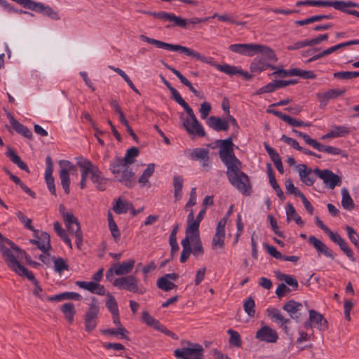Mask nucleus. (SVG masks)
I'll list each match as a JSON object with an SVG mask.
<instances>
[{"label": "nucleus", "mask_w": 359, "mask_h": 359, "mask_svg": "<svg viewBox=\"0 0 359 359\" xmlns=\"http://www.w3.org/2000/svg\"><path fill=\"white\" fill-rule=\"evenodd\" d=\"M227 333L229 334V344L236 348H241L242 346V340L239 333L231 329L228 330Z\"/></svg>", "instance_id": "obj_49"}, {"label": "nucleus", "mask_w": 359, "mask_h": 359, "mask_svg": "<svg viewBox=\"0 0 359 359\" xmlns=\"http://www.w3.org/2000/svg\"><path fill=\"white\" fill-rule=\"evenodd\" d=\"M149 15L153 16L156 18L162 20L163 21L172 22L174 26L177 27H186L187 20L182 18L180 16H177L173 13H167L165 11L161 12H151Z\"/></svg>", "instance_id": "obj_16"}, {"label": "nucleus", "mask_w": 359, "mask_h": 359, "mask_svg": "<svg viewBox=\"0 0 359 359\" xmlns=\"http://www.w3.org/2000/svg\"><path fill=\"white\" fill-rule=\"evenodd\" d=\"M107 219L109 222V229L111 231L112 237L114 238V240L116 241L119 239L121 233L120 231L114 220L113 215L111 213V212H109L107 214Z\"/></svg>", "instance_id": "obj_48"}, {"label": "nucleus", "mask_w": 359, "mask_h": 359, "mask_svg": "<svg viewBox=\"0 0 359 359\" xmlns=\"http://www.w3.org/2000/svg\"><path fill=\"white\" fill-rule=\"evenodd\" d=\"M77 165L82 169L80 187L81 189H83L86 187V181L88 175H92L94 165L91 161L83 159V158H79Z\"/></svg>", "instance_id": "obj_18"}, {"label": "nucleus", "mask_w": 359, "mask_h": 359, "mask_svg": "<svg viewBox=\"0 0 359 359\" xmlns=\"http://www.w3.org/2000/svg\"><path fill=\"white\" fill-rule=\"evenodd\" d=\"M214 66L220 72H224L228 75L232 76L238 74V69L236 67L231 66L229 65H214Z\"/></svg>", "instance_id": "obj_56"}, {"label": "nucleus", "mask_w": 359, "mask_h": 359, "mask_svg": "<svg viewBox=\"0 0 359 359\" xmlns=\"http://www.w3.org/2000/svg\"><path fill=\"white\" fill-rule=\"evenodd\" d=\"M226 224V218H222L217 223L216 227V231L214 235L212 241V249L224 248V240H225V226Z\"/></svg>", "instance_id": "obj_14"}, {"label": "nucleus", "mask_w": 359, "mask_h": 359, "mask_svg": "<svg viewBox=\"0 0 359 359\" xmlns=\"http://www.w3.org/2000/svg\"><path fill=\"white\" fill-rule=\"evenodd\" d=\"M219 146V158L224 164L229 168L236 165H241V162L236 157L233 152L232 137L217 141Z\"/></svg>", "instance_id": "obj_4"}, {"label": "nucleus", "mask_w": 359, "mask_h": 359, "mask_svg": "<svg viewBox=\"0 0 359 359\" xmlns=\"http://www.w3.org/2000/svg\"><path fill=\"white\" fill-rule=\"evenodd\" d=\"M54 230L60 238L69 246L70 249L72 248L71 239L69 238L66 231L62 227L61 224L56 222L54 223Z\"/></svg>", "instance_id": "obj_45"}, {"label": "nucleus", "mask_w": 359, "mask_h": 359, "mask_svg": "<svg viewBox=\"0 0 359 359\" xmlns=\"http://www.w3.org/2000/svg\"><path fill=\"white\" fill-rule=\"evenodd\" d=\"M10 116V123L13 128V129L19 134L22 136L31 139L32 136V131L28 129L26 126H23L20 123H19L17 120H15L13 116L9 114Z\"/></svg>", "instance_id": "obj_33"}, {"label": "nucleus", "mask_w": 359, "mask_h": 359, "mask_svg": "<svg viewBox=\"0 0 359 359\" xmlns=\"http://www.w3.org/2000/svg\"><path fill=\"white\" fill-rule=\"evenodd\" d=\"M205 211V208H203L199 212L195 220L192 221V223L187 226L186 232H199L200 223L203 219Z\"/></svg>", "instance_id": "obj_42"}, {"label": "nucleus", "mask_w": 359, "mask_h": 359, "mask_svg": "<svg viewBox=\"0 0 359 359\" xmlns=\"http://www.w3.org/2000/svg\"><path fill=\"white\" fill-rule=\"evenodd\" d=\"M76 285L79 287L88 290L90 292H93L97 286V283L95 282H86V281H76Z\"/></svg>", "instance_id": "obj_61"}, {"label": "nucleus", "mask_w": 359, "mask_h": 359, "mask_svg": "<svg viewBox=\"0 0 359 359\" xmlns=\"http://www.w3.org/2000/svg\"><path fill=\"white\" fill-rule=\"evenodd\" d=\"M286 215L287 222L293 219L297 224L300 226H303L304 224V222L302 219L301 217L297 213L294 206L290 203H287L286 205Z\"/></svg>", "instance_id": "obj_36"}, {"label": "nucleus", "mask_w": 359, "mask_h": 359, "mask_svg": "<svg viewBox=\"0 0 359 359\" xmlns=\"http://www.w3.org/2000/svg\"><path fill=\"white\" fill-rule=\"evenodd\" d=\"M113 285L119 289L137 294H144L147 292V288L140 283V279L133 275L116 278Z\"/></svg>", "instance_id": "obj_5"}, {"label": "nucleus", "mask_w": 359, "mask_h": 359, "mask_svg": "<svg viewBox=\"0 0 359 359\" xmlns=\"http://www.w3.org/2000/svg\"><path fill=\"white\" fill-rule=\"evenodd\" d=\"M270 62L262 57H257L250 64V68L251 72L255 73H260L267 69H278L277 66H274Z\"/></svg>", "instance_id": "obj_26"}, {"label": "nucleus", "mask_w": 359, "mask_h": 359, "mask_svg": "<svg viewBox=\"0 0 359 359\" xmlns=\"http://www.w3.org/2000/svg\"><path fill=\"white\" fill-rule=\"evenodd\" d=\"M51 260L53 263L54 270L56 272L61 273L62 271H67L69 269V265L67 264V261L62 257H51Z\"/></svg>", "instance_id": "obj_43"}, {"label": "nucleus", "mask_w": 359, "mask_h": 359, "mask_svg": "<svg viewBox=\"0 0 359 359\" xmlns=\"http://www.w3.org/2000/svg\"><path fill=\"white\" fill-rule=\"evenodd\" d=\"M330 239L339 246L340 249L350 259L351 261H355V259L354 258L353 256V252L348 247L346 241L344 238H342L339 234L335 233L334 236L330 238Z\"/></svg>", "instance_id": "obj_30"}, {"label": "nucleus", "mask_w": 359, "mask_h": 359, "mask_svg": "<svg viewBox=\"0 0 359 359\" xmlns=\"http://www.w3.org/2000/svg\"><path fill=\"white\" fill-rule=\"evenodd\" d=\"M309 320L310 323H306V326L310 323H314L320 330H325L327 328V321L324 318L323 316L315 310L309 311Z\"/></svg>", "instance_id": "obj_32"}, {"label": "nucleus", "mask_w": 359, "mask_h": 359, "mask_svg": "<svg viewBox=\"0 0 359 359\" xmlns=\"http://www.w3.org/2000/svg\"><path fill=\"white\" fill-rule=\"evenodd\" d=\"M241 165H236L227 168L226 176L229 182L243 194H251V186L248 176L241 170Z\"/></svg>", "instance_id": "obj_3"}, {"label": "nucleus", "mask_w": 359, "mask_h": 359, "mask_svg": "<svg viewBox=\"0 0 359 359\" xmlns=\"http://www.w3.org/2000/svg\"><path fill=\"white\" fill-rule=\"evenodd\" d=\"M155 165L154 163H150L147 165V168L144 170L142 175L139 178V183L142 185H144L146 183L149 182V178L153 175L154 172Z\"/></svg>", "instance_id": "obj_52"}, {"label": "nucleus", "mask_w": 359, "mask_h": 359, "mask_svg": "<svg viewBox=\"0 0 359 359\" xmlns=\"http://www.w3.org/2000/svg\"><path fill=\"white\" fill-rule=\"evenodd\" d=\"M186 112L187 113V117L186 118L181 117V118L182 120L183 126L187 133L190 135L200 137H205L206 135L205 131L203 126L198 122L193 109H191L189 111Z\"/></svg>", "instance_id": "obj_8"}, {"label": "nucleus", "mask_w": 359, "mask_h": 359, "mask_svg": "<svg viewBox=\"0 0 359 359\" xmlns=\"http://www.w3.org/2000/svg\"><path fill=\"white\" fill-rule=\"evenodd\" d=\"M330 131L333 135L334 138L339 137H344L346 135L349 134L351 132L349 128L344 126H334Z\"/></svg>", "instance_id": "obj_57"}, {"label": "nucleus", "mask_w": 359, "mask_h": 359, "mask_svg": "<svg viewBox=\"0 0 359 359\" xmlns=\"http://www.w3.org/2000/svg\"><path fill=\"white\" fill-rule=\"evenodd\" d=\"M255 303L254 299L250 297L248 299L244 302L243 308L246 313L250 317H254L255 315Z\"/></svg>", "instance_id": "obj_59"}, {"label": "nucleus", "mask_w": 359, "mask_h": 359, "mask_svg": "<svg viewBox=\"0 0 359 359\" xmlns=\"http://www.w3.org/2000/svg\"><path fill=\"white\" fill-rule=\"evenodd\" d=\"M162 63L166 69L171 71L180 79L182 83L188 87L189 90L191 91L196 97L203 98L204 95L203 92L197 90L193 86L191 83L185 76H184L180 71L168 65L165 62H162Z\"/></svg>", "instance_id": "obj_19"}, {"label": "nucleus", "mask_w": 359, "mask_h": 359, "mask_svg": "<svg viewBox=\"0 0 359 359\" xmlns=\"http://www.w3.org/2000/svg\"><path fill=\"white\" fill-rule=\"evenodd\" d=\"M59 165L60 167V179L61 185L66 194H69L70 192V174L77 175L76 165H74L72 162L67 160H61L59 161Z\"/></svg>", "instance_id": "obj_9"}, {"label": "nucleus", "mask_w": 359, "mask_h": 359, "mask_svg": "<svg viewBox=\"0 0 359 359\" xmlns=\"http://www.w3.org/2000/svg\"><path fill=\"white\" fill-rule=\"evenodd\" d=\"M313 148L318 150V151L321 152H325L327 154H331V155H341L343 157L347 158V154L344 153V151H342L341 149L328 146V145H324L320 142H318L317 140H316Z\"/></svg>", "instance_id": "obj_31"}, {"label": "nucleus", "mask_w": 359, "mask_h": 359, "mask_svg": "<svg viewBox=\"0 0 359 359\" xmlns=\"http://www.w3.org/2000/svg\"><path fill=\"white\" fill-rule=\"evenodd\" d=\"M276 277L280 280L285 281L288 285L292 287L293 290H296L299 286L297 280L290 275L281 273L279 271L275 272Z\"/></svg>", "instance_id": "obj_40"}, {"label": "nucleus", "mask_w": 359, "mask_h": 359, "mask_svg": "<svg viewBox=\"0 0 359 359\" xmlns=\"http://www.w3.org/2000/svg\"><path fill=\"white\" fill-rule=\"evenodd\" d=\"M65 207L63 205L60 206V210L62 214L63 219L65 222L66 226L72 225V224H80L78 219L75 217V216L72 212H64Z\"/></svg>", "instance_id": "obj_53"}, {"label": "nucleus", "mask_w": 359, "mask_h": 359, "mask_svg": "<svg viewBox=\"0 0 359 359\" xmlns=\"http://www.w3.org/2000/svg\"><path fill=\"white\" fill-rule=\"evenodd\" d=\"M187 154L190 159L200 161L202 167L209 168L210 166L208 149L195 148L188 150Z\"/></svg>", "instance_id": "obj_15"}, {"label": "nucleus", "mask_w": 359, "mask_h": 359, "mask_svg": "<svg viewBox=\"0 0 359 359\" xmlns=\"http://www.w3.org/2000/svg\"><path fill=\"white\" fill-rule=\"evenodd\" d=\"M141 39L150 44L156 46L158 48L166 49L172 51H177L180 53H183L187 56L191 57L195 59H201L200 57V53L195 51L193 49L183 46L179 44H171L168 43L157 39H151L144 35H141Z\"/></svg>", "instance_id": "obj_6"}, {"label": "nucleus", "mask_w": 359, "mask_h": 359, "mask_svg": "<svg viewBox=\"0 0 359 359\" xmlns=\"http://www.w3.org/2000/svg\"><path fill=\"white\" fill-rule=\"evenodd\" d=\"M129 209H132V203L123 201L121 198H118L115 200V203L113 205V210L118 215L126 213Z\"/></svg>", "instance_id": "obj_34"}, {"label": "nucleus", "mask_w": 359, "mask_h": 359, "mask_svg": "<svg viewBox=\"0 0 359 359\" xmlns=\"http://www.w3.org/2000/svg\"><path fill=\"white\" fill-rule=\"evenodd\" d=\"M256 43H236L229 46V49L236 53L248 57L255 55V48Z\"/></svg>", "instance_id": "obj_25"}, {"label": "nucleus", "mask_w": 359, "mask_h": 359, "mask_svg": "<svg viewBox=\"0 0 359 359\" xmlns=\"http://www.w3.org/2000/svg\"><path fill=\"white\" fill-rule=\"evenodd\" d=\"M109 170L117 180L127 187L133 184L135 173L129 168V165L120 157L114 158L110 163Z\"/></svg>", "instance_id": "obj_2"}, {"label": "nucleus", "mask_w": 359, "mask_h": 359, "mask_svg": "<svg viewBox=\"0 0 359 359\" xmlns=\"http://www.w3.org/2000/svg\"><path fill=\"white\" fill-rule=\"evenodd\" d=\"M99 311L100 306L97 300L93 298L89 304L88 310L85 314V330L86 332H90L95 329Z\"/></svg>", "instance_id": "obj_10"}, {"label": "nucleus", "mask_w": 359, "mask_h": 359, "mask_svg": "<svg viewBox=\"0 0 359 359\" xmlns=\"http://www.w3.org/2000/svg\"><path fill=\"white\" fill-rule=\"evenodd\" d=\"M22 278H27L28 280L32 281L34 285V288L33 290V294L42 299L41 293L43 292V289L41 286L39 285V281L35 278L33 273L32 271H29V270L27 271V273H25L23 276H21Z\"/></svg>", "instance_id": "obj_35"}, {"label": "nucleus", "mask_w": 359, "mask_h": 359, "mask_svg": "<svg viewBox=\"0 0 359 359\" xmlns=\"http://www.w3.org/2000/svg\"><path fill=\"white\" fill-rule=\"evenodd\" d=\"M170 93L172 94V99L177 102L180 106H182L185 111H189L191 108L189 107V105L184 101V100L182 97L180 93L173 88L172 89H170Z\"/></svg>", "instance_id": "obj_54"}, {"label": "nucleus", "mask_w": 359, "mask_h": 359, "mask_svg": "<svg viewBox=\"0 0 359 359\" xmlns=\"http://www.w3.org/2000/svg\"><path fill=\"white\" fill-rule=\"evenodd\" d=\"M142 320L150 327L157 329V327L161 324L160 322L152 317L147 311L142 312Z\"/></svg>", "instance_id": "obj_58"}, {"label": "nucleus", "mask_w": 359, "mask_h": 359, "mask_svg": "<svg viewBox=\"0 0 359 359\" xmlns=\"http://www.w3.org/2000/svg\"><path fill=\"white\" fill-rule=\"evenodd\" d=\"M107 299L106 301V306L109 309V311L113 313H118V304L114 297L110 294L107 293Z\"/></svg>", "instance_id": "obj_55"}, {"label": "nucleus", "mask_w": 359, "mask_h": 359, "mask_svg": "<svg viewBox=\"0 0 359 359\" xmlns=\"http://www.w3.org/2000/svg\"><path fill=\"white\" fill-rule=\"evenodd\" d=\"M295 168L304 184L307 186H312L314 184L316 177H318L315 169L313 170L305 164H299L296 165Z\"/></svg>", "instance_id": "obj_13"}, {"label": "nucleus", "mask_w": 359, "mask_h": 359, "mask_svg": "<svg viewBox=\"0 0 359 359\" xmlns=\"http://www.w3.org/2000/svg\"><path fill=\"white\" fill-rule=\"evenodd\" d=\"M186 238H189V243H193L194 248L192 249V253L194 256L198 257L202 255L204 252L202 243L200 238L199 232H185Z\"/></svg>", "instance_id": "obj_21"}, {"label": "nucleus", "mask_w": 359, "mask_h": 359, "mask_svg": "<svg viewBox=\"0 0 359 359\" xmlns=\"http://www.w3.org/2000/svg\"><path fill=\"white\" fill-rule=\"evenodd\" d=\"M309 243L314 247L318 253L323 254L327 257L331 258L332 259H334L335 254L334 252L316 236H309Z\"/></svg>", "instance_id": "obj_20"}, {"label": "nucleus", "mask_w": 359, "mask_h": 359, "mask_svg": "<svg viewBox=\"0 0 359 359\" xmlns=\"http://www.w3.org/2000/svg\"><path fill=\"white\" fill-rule=\"evenodd\" d=\"M181 244L182 245V251L181 252L180 256V262L182 263H184L187 262L191 253H192V248L191 247V244L189 243V238H184L182 239Z\"/></svg>", "instance_id": "obj_47"}, {"label": "nucleus", "mask_w": 359, "mask_h": 359, "mask_svg": "<svg viewBox=\"0 0 359 359\" xmlns=\"http://www.w3.org/2000/svg\"><path fill=\"white\" fill-rule=\"evenodd\" d=\"M19 220L24 224L25 226L29 229L34 230V226L31 225L32 220L27 217L22 212L19 211L16 213Z\"/></svg>", "instance_id": "obj_64"}, {"label": "nucleus", "mask_w": 359, "mask_h": 359, "mask_svg": "<svg viewBox=\"0 0 359 359\" xmlns=\"http://www.w3.org/2000/svg\"><path fill=\"white\" fill-rule=\"evenodd\" d=\"M0 245V252L6 266L19 276H23L28 270L20 263V259L25 255V251L20 249L15 243L14 245Z\"/></svg>", "instance_id": "obj_1"}, {"label": "nucleus", "mask_w": 359, "mask_h": 359, "mask_svg": "<svg viewBox=\"0 0 359 359\" xmlns=\"http://www.w3.org/2000/svg\"><path fill=\"white\" fill-rule=\"evenodd\" d=\"M187 346H182L174 351V355L177 359H203L204 349L198 344L187 342Z\"/></svg>", "instance_id": "obj_7"}, {"label": "nucleus", "mask_w": 359, "mask_h": 359, "mask_svg": "<svg viewBox=\"0 0 359 359\" xmlns=\"http://www.w3.org/2000/svg\"><path fill=\"white\" fill-rule=\"evenodd\" d=\"M255 337L259 341L267 343H275L278 338L276 331L268 325H264L258 330Z\"/></svg>", "instance_id": "obj_17"}, {"label": "nucleus", "mask_w": 359, "mask_h": 359, "mask_svg": "<svg viewBox=\"0 0 359 359\" xmlns=\"http://www.w3.org/2000/svg\"><path fill=\"white\" fill-rule=\"evenodd\" d=\"M266 312L268 316L277 323H278L280 326L284 330L285 333H287L288 327L287 324L290 323V320L289 318H285L282 315L280 311L276 308H268Z\"/></svg>", "instance_id": "obj_22"}, {"label": "nucleus", "mask_w": 359, "mask_h": 359, "mask_svg": "<svg viewBox=\"0 0 359 359\" xmlns=\"http://www.w3.org/2000/svg\"><path fill=\"white\" fill-rule=\"evenodd\" d=\"M102 332L106 335H116L121 339L129 340L128 337V331L125 327L107 329L102 330Z\"/></svg>", "instance_id": "obj_44"}, {"label": "nucleus", "mask_w": 359, "mask_h": 359, "mask_svg": "<svg viewBox=\"0 0 359 359\" xmlns=\"http://www.w3.org/2000/svg\"><path fill=\"white\" fill-rule=\"evenodd\" d=\"M290 73L291 76H300L304 79H316L317 76L316 74L313 71L302 70V69H297V68L291 69V72H290Z\"/></svg>", "instance_id": "obj_50"}, {"label": "nucleus", "mask_w": 359, "mask_h": 359, "mask_svg": "<svg viewBox=\"0 0 359 359\" xmlns=\"http://www.w3.org/2000/svg\"><path fill=\"white\" fill-rule=\"evenodd\" d=\"M285 122L287 123L289 125L294 126V127H301V126L309 127L311 126V123H304V121L297 120V119L290 116L289 115L287 116Z\"/></svg>", "instance_id": "obj_62"}, {"label": "nucleus", "mask_w": 359, "mask_h": 359, "mask_svg": "<svg viewBox=\"0 0 359 359\" xmlns=\"http://www.w3.org/2000/svg\"><path fill=\"white\" fill-rule=\"evenodd\" d=\"M90 179L98 190L104 191L106 189L108 180L102 176L101 171L95 165L93 166Z\"/></svg>", "instance_id": "obj_27"}, {"label": "nucleus", "mask_w": 359, "mask_h": 359, "mask_svg": "<svg viewBox=\"0 0 359 359\" xmlns=\"http://www.w3.org/2000/svg\"><path fill=\"white\" fill-rule=\"evenodd\" d=\"M61 311L64 314L65 318L69 323L72 324L76 313L74 305L72 303H65L62 306Z\"/></svg>", "instance_id": "obj_38"}, {"label": "nucleus", "mask_w": 359, "mask_h": 359, "mask_svg": "<svg viewBox=\"0 0 359 359\" xmlns=\"http://www.w3.org/2000/svg\"><path fill=\"white\" fill-rule=\"evenodd\" d=\"M341 205L342 207L347 210H351L354 208L355 204L353 203V199L351 198L348 190L344 187L341 189Z\"/></svg>", "instance_id": "obj_39"}, {"label": "nucleus", "mask_w": 359, "mask_h": 359, "mask_svg": "<svg viewBox=\"0 0 359 359\" xmlns=\"http://www.w3.org/2000/svg\"><path fill=\"white\" fill-rule=\"evenodd\" d=\"M135 263V259H129L128 261L122 262L113 268H110L106 273V278L108 280H111L114 274L122 276L130 273L134 268Z\"/></svg>", "instance_id": "obj_12"}, {"label": "nucleus", "mask_w": 359, "mask_h": 359, "mask_svg": "<svg viewBox=\"0 0 359 359\" xmlns=\"http://www.w3.org/2000/svg\"><path fill=\"white\" fill-rule=\"evenodd\" d=\"M348 1H334L333 8L336 10L340 11L341 12L346 13L348 14V11H352L353 10H347L346 8H349L348 6Z\"/></svg>", "instance_id": "obj_63"}, {"label": "nucleus", "mask_w": 359, "mask_h": 359, "mask_svg": "<svg viewBox=\"0 0 359 359\" xmlns=\"http://www.w3.org/2000/svg\"><path fill=\"white\" fill-rule=\"evenodd\" d=\"M207 124L215 131H226L229 130L228 121L214 116L208 118Z\"/></svg>", "instance_id": "obj_29"}, {"label": "nucleus", "mask_w": 359, "mask_h": 359, "mask_svg": "<svg viewBox=\"0 0 359 359\" xmlns=\"http://www.w3.org/2000/svg\"><path fill=\"white\" fill-rule=\"evenodd\" d=\"M302 304L294 300L288 301L283 307V309L288 313L290 316L296 321L300 318L299 311L302 309Z\"/></svg>", "instance_id": "obj_28"}, {"label": "nucleus", "mask_w": 359, "mask_h": 359, "mask_svg": "<svg viewBox=\"0 0 359 359\" xmlns=\"http://www.w3.org/2000/svg\"><path fill=\"white\" fill-rule=\"evenodd\" d=\"M6 155L9 157L10 160L15 164H16L20 169L25 170L27 172H29V170L28 166L24 163L20 157L13 151L12 149L9 148Z\"/></svg>", "instance_id": "obj_37"}, {"label": "nucleus", "mask_w": 359, "mask_h": 359, "mask_svg": "<svg viewBox=\"0 0 359 359\" xmlns=\"http://www.w3.org/2000/svg\"><path fill=\"white\" fill-rule=\"evenodd\" d=\"M68 231L70 233H72L74 235V237L76 238V243L78 247V248H81V245H82L83 241V235L82 232L81 231V226L80 224H72L67 226Z\"/></svg>", "instance_id": "obj_41"}, {"label": "nucleus", "mask_w": 359, "mask_h": 359, "mask_svg": "<svg viewBox=\"0 0 359 359\" xmlns=\"http://www.w3.org/2000/svg\"><path fill=\"white\" fill-rule=\"evenodd\" d=\"M346 90L343 89H330L324 93H318L316 97L321 104L326 105L330 100L335 99L343 95Z\"/></svg>", "instance_id": "obj_23"}, {"label": "nucleus", "mask_w": 359, "mask_h": 359, "mask_svg": "<svg viewBox=\"0 0 359 359\" xmlns=\"http://www.w3.org/2000/svg\"><path fill=\"white\" fill-rule=\"evenodd\" d=\"M156 285L159 289L165 292L177 288V285L171 282L164 276L158 279Z\"/></svg>", "instance_id": "obj_46"}, {"label": "nucleus", "mask_w": 359, "mask_h": 359, "mask_svg": "<svg viewBox=\"0 0 359 359\" xmlns=\"http://www.w3.org/2000/svg\"><path fill=\"white\" fill-rule=\"evenodd\" d=\"M315 172L318 175V177L321 179L323 183L330 189H334L336 186H340L341 184V177L328 169L320 170L316 168H315Z\"/></svg>", "instance_id": "obj_11"}, {"label": "nucleus", "mask_w": 359, "mask_h": 359, "mask_svg": "<svg viewBox=\"0 0 359 359\" xmlns=\"http://www.w3.org/2000/svg\"><path fill=\"white\" fill-rule=\"evenodd\" d=\"M140 149L137 147H133L126 151V154L123 158L129 165L135 163L136 157L139 155Z\"/></svg>", "instance_id": "obj_51"}, {"label": "nucleus", "mask_w": 359, "mask_h": 359, "mask_svg": "<svg viewBox=\"0 0 359 359\" xmlns=\"http://www.w3.org/2000/svg\"><path fill=\"white\" fill-rule=\"evenodd\" d=\"M260 53L265 60L275 63L278 61V57L274 51L269 46L262 44H255V55Z\"/></svg>", "instance_id": "obj_24"}, {"label": "nucleus", "mask_w": 359, "mask_h": 359, "mask_svg": "<svg viewBox=\"0 0 359 359\" xmlns=\"http://www.w3.org/2000/svg\"><path fill=\"white\" fill-rule=\"evenodd\" d=\"M30 243L34 245H36L35 249H39L42 251V254L39 255V259L43 262H45V243L43 241H41L37 239H31Z\"/></svg>", "instance_id": "obj_60"}]
</instances>
